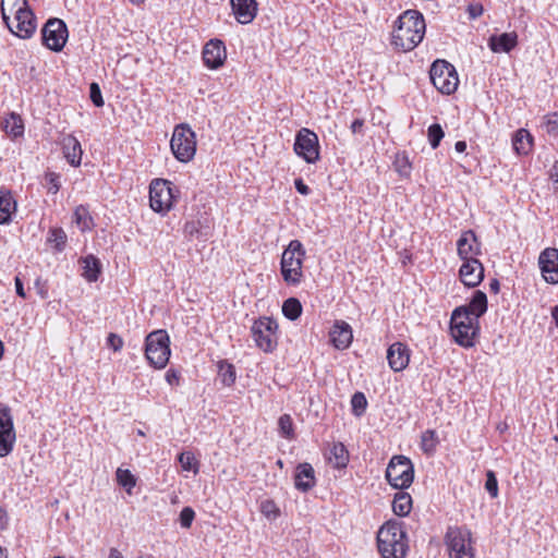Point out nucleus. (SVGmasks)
Listing matches in <instances>:
<instances>
[{"instance_id": "60", "label": "nucleus", "mask_w": 558, "mask_h": 558, "mask_svg": "<svg viewBox=\"0 0 558 558\" xmlns=\"http://www.w3.org/2000/svg\"><path fill=\"white\" fill-rule=\"evenodd\" d=\"M550 180L557 184L558 189V160L554 163L553 168L550 169L549 173Z\"/></svg>"}, {"instance_id": "34", "label": "nucleus", "mask_w": 558, "mask_h": 558, "mask_svg": "<svg viewBox=\"0 0 558 558\" xmlns=\"http://www.w3.org/2000/svg\"><path fill=\"white\" fill-rule=\"evenodd\" d=\"M73 220L82 232L88 231L94 227L93 217L90 216L88 208L84 205H80L75 208Z\"/></svg>"}, {"instance_id": "50", "label": "nucleus", "mask_w": 558, "mask_h": 558, "mask_svg": "<svg viewBox=\"0 0 558 558\" xmlns=\"http://www.w3.org/2000/svg\"><path fill=\"white\" fill-rule=\"evenodd\" d=\"M89 97L93 104L96 107H102L104 106V99L101 96L100 87L97 83H92L89 86Z\"/></svg>"}, {"instance_id": "31", "label": "nucleus", "mask_w": 558, "mask_h": 558, "mask_svg": "<svg viewBox=\"0 0 558 558\" xmlns=\"http://www.w3.org/2000/svg\"><path fill=\"white\" fill-rule=\"evenodd\" d=\"M533 137L525 129L518 130L512 138V145L515 153L526 155L532 148Z\"/></svg>"}, {"instance_id": "51", "label": "nucleus", "mask_w": 558, "mask_h": 558, "mask_svg": "<svg viewBox=\"0 0 558 558\" xmlns=\"http://www.w3.org/2000/svg\"><path fill=\"white\" fill-rule=\"evenodd\" d=\"M107 345L111 348L114 352H118L123 347V340L119 335L111 332L107 338Z\"/></svg>"}, {"instance_id": "42", "label": "nucleus", "mask_w": 558, "mask_h": 558, "mask_svg": "<svg viewBox=\"0 0 558 558\" xmlns=\"http://www.w3.org/2000/svg\"><path fill=\"white\" fill-rule=\"evenodd\" d=\"M48 241L53 243L58 251H62L66 244V234L61 228H53L49 231Z\"/></svg>"}, {"instance_id": "47", "label": "nucleus", "mask_w": 558, "mask_h": 558, "mask_svg": "<svg viewBox=\"0 0 558 558\" xmlns=\"http://www.w3.org/2000/svg\"><path fill=\"white\" fill-rule=\"evenodd\" d=\"M278 424L282 436L289 439L293 437V422L289 414L281 415Z\"/></svg>"}, {"instance_id": "43", "label": "nucleus", "mask_w": 558, "mask_h": 558, "mask_svg": "<svg viewBox=\"0 0 558 558\" xmlns=\"http://www.w3.org/2000/svg\"><path fill=\"white\" fill-rule=\"evenodd\" d=\"M427 135H428V141H429L432 148L435 149L439 146L441 140L445 136V133H444L440 124L434 123L428 126Z\"/></svg>"}, {"instance_id": "35", "label": "nucleus", "mask_w": 558, "mask_h": 558, "mask_svg": "<svg viewBox=\"0 0 558 558\" xmlns=\"http://www.w3.org/2000/svg\"><path fill=\"white\" fill-rule=\"evenodd\" d=\"M439 445V438L434 429H426L421 436V449L427 456H433Z\"/></svg>"}, {"instance_id": "13", "label": "nucleus", "mask_w": 558, "mask_h": 558, "mask_svg": "<svg viewBox=\"0 0 558 558\" xmlns=\"http://www.w3.org/2000/svg\"><path fill=\"white\" fill-rule=\"evenodd\" d=\"M16 433L11 408L0 402V458L9 456L14 448Z\"/></svg>"}, {"instance_id": "5", "label": "nucleus", "mask_w": 558, "mask_h": 558, "mask_svg": "<svg viewBox=\"0 0 558 558\" xmlns=\"http://www.w3.org/2000/svg\"><path fill=\"white\" fill-rule=\"evenodd\" d=\"M449 558H475L471 531L463 526H449L444 537Z\"/></svg>"}, {"instance_id": "29", "label": "nucleus", "mask_w": 558, "mask_h": 558, "mask_svg": "<svg viewBox=\"0 0 558 558\" xmlns=\"http://www.w3.org/2000/svg\"><path fill=\"white\" fill-rule=\"evenodd\" d=\"M3 131L13 138L24 134V123L20 114L15 112L9 113L0 123Z\"/></svg>"}, {"instance_id": "8", "label": "nucleus", "mask_w": 558, "mask_h": 558, "mask_svg": "<svg viewBox=\"0 0 558 558\" xmlns=\"http://www.w3.org/2000/svg\"><path fill=\"white\" fill-rule=\"evenodd\" d=\"M278 323L272 317L263 316L255 319L251 327V335L258 349L271 353L278 345Z\"/></svg>"}, {"instance_id": "25", "label": "nucleus", "mask_w": 558, "mask_h": 558, "mask_svg": "<svg viewBox=\"0 0 558 558\" xmlns=\"http://www.w3.org/2000/svg\"><path fill=\"white\" fill-rule=\"evenodd\" d=\"M331 342L335 348L339 350L347 349L353 339L351 326L343 322H336L332 331L330 332Z\"/></svg>"}, {"instance_id": "10", "label": "nucleus", "mask_w": 558, "mask_h": 558, "mask_svg": "<svg viewBox=\"0 0 558 558\" xmlns=\"http://www.w3.org/2000/svg\"><path fill=\"white\" fill-rule=\"evenodd\" d=\"M170 147L174 157L181 162H189L196 153V136L187 124H179L174 128L170 141Z\"/></svg>"}, {"instance_id": "63", "label": "nucleus", "mask_w": 558, "mask_h": 558, "mask_svg": "<svg viewBox=\"0 0 558 558\" xmlns=\"http://www.w3.org/2000/svg\"><path fill=\"white\" fill-rule=\"evenodd\" d=\"M551 317L555 322V325L557 326L558 328V304L555 305L553 308H551Z\"/></svg>"}, {"instance_id": "61", "label": "nucleus", "mask_w": 558, "mask_h": 558, "mask_svg": "<svg viewBox=\"0 0 558 558\" xmlns=\"http://www.w3.org/2000/svg\"><path fill=\"white\" fill-rule=\"evenodd\" d=\"M489 290L490 292L497 294L500 290V283L499 280L494 278L489 281Z\"/></svg>"}, {"instance_id": "41", "label": "nucleus", "mask_w": 558, "mask_h": 558, "mask_svg": "<svg viewBox=\"0 0 558 558\" xmlns=\"http://www.w3.org/2000/svg\"><path fill=\"white\" fill-rule=\"evenodd\" d=\"M259 510L269 520H276L280 515V509L272 499L263 500Z\"/></svg>"}, {"instance_id": "9", "label": "nucleus", "mask_w": 558, "mask_h": 558, "mask_svg": "<svg viewBox=\"0 0 558 558\" xmlns=\"http://www.w3.org/2000/svg\"><path fill=\"white\" fill-rule=\"evenodd\" d=\"M429 78L434 87L444 95L453 94L459 85L456 68L446 60L438 59L433 62Z\"/></svg>"}, {"instance_id": "40", "label": "nucleus", "mask_w": 558, "mask_h": 558, "mask_svg": "<svg viewBox=\"0 0 558 558\" xmlns=\"http://www.w3.org/2000/svg\"><path fill=\"white\" fill-rule=\"evenodd\" d=\"M351 407L352 413L355 416H361L364 414L367 408V400L363 392H355L351 398Z\"/></svg>"}, {"instance_id": "7", "label": "nucleus", "mask_w": 558, "mask_h": 558, "mask_svg": "<svg viewBox=\"0 0 558 558\" xmlns=\"http://www.w3.org/2000/svg\"><path fill=\"white\" fill-rule=\"evenodd\" d=\"M178 187L165 179H155L149 185V204L154 211L168 213L179 197Z\"/></svg>"}, {"instance_id": "36", "label": "nucleus", "mask_w": 558, "mask_h": 558, "mask_svg": "<svg viewBox=\"0 0 558 558\" xmlns=\"http://www.w3.org/2000/svg\"><path fill=\"white\" fill-rule=\"evenodd\" d=\"M26 7V0H1L0 10L5 24L9 25L10 14L15 15L19 9L24 10Z\"/></svg>"}, {"instance_id": "62", "label": "nucleus", "mask_w": 558, "mask_h": 558, "mask_svg": "<svg viewBox=\"0 0 558 558\" xmlns=\"http://www.w3.org/2000/svg\"><path fill=\"white\" fill-rule=\"evenodd\" d=\"M454 149L458 153H464L466 149V143L464 141H458L454 145Z\"/></svg>"}, {"instance_id": "59", "label": "nucleus", "mask_w": 558, "mask_h": 558, "mask_svg": "<svg viewBox=\"0 0 558 558\" xmlns=\"http://www.w3.org/2000/svg\"><path fill=\"white\" fill-rule=\"evenodd\" d=\"M398 172L402 177H409L411 172V166L409 165L408 160L404 159L402 165L398 166Z\"/></svg>"}, {"instance_id": "37", "label": "nucleus", "mask_w": 558, "mask_h": 558, "mask_svg": "<svg viewBox=\"0 0 558 558\" xmlns=\"http://www.w3.org/2000/svg\"><path fill=\"white\" fill-rule=\"evenodd\" d=\"M282 313L290 320L298 319L302 314L301 302L295 298L287 299L282 304Z\"/></svg>"}, {"instance_id": "26", "label": "nucleus", "mask_w": 558, "mask_h": 558, "mask_svg": "<svg viewBox=\"0 0 558 558\" xmlns=\"http://www.w3.org/2000/svg\"><path fill=\"white\" fill-rule=\"evenodd\" d=\"M518 44V35L514 32L502 33L489 37L488 47L494 52H510Z\"/></svg>"}, {"instance_id": "55", "label": "nucleus", "mask_w": 558, "mask_h": 558, "mask_svg": "<svg viewBox=\"0 0 558 558\" xmlns=\"http://www.w3.org/2000/svg\"><path fill=\"white\" fill-rule=\"evenodd\" d=\"M295 190L302 195H308L311 193V189L304 183L301 178L294 180Z\"/></svg>"}, {"instance_id": "39", "label": "nucleus", "mask_w": 558, "mask_h": 558, "mask_svg": "<svg viewBox=\"0 0 558 558\" xmlns=\"http://www.w3.org/2000/svg\"><path fill=\"white\" fill-rule=\"evenodd\" d=\"M219 377L222 381V384L227 387H230L234 384L235 381V368L232 364L226 362V361H221L219 362Z\"/></svg>"}, {"instance_id": "54", "label": "nucleus", "mask_w": 558, "mask_h": 558, "mask_svg": "<svg viewBox=\"0 0 558 558\" xmlns=\"http://www.w3.org/2000/svg\"><path fill=\"white\" fill-rule=\"evenodd\" d=\"M35 288L40 299L46 300L48 298V287L46 281H43L41 278L35 280Z\"/></svg>"}, {"instance_id": "46", "label": "nucleus", "mask_w": 558, "mask_h": 558, "mask_svg": "<svg viewBox=\"0 0 558 558\" xmlns=\"http://www.w3.org/2000/svg\"><path fill=\"white\" fill-rule=\"evenodd\" d=\"M45 182L48 189V193L57 194L61 187L60 174L48 171L45 173Z\"/></svg>"}, {"instance_id": "21", "label": "nucleus", "mask_w": 558, "mask_h": 558, "mask_svg": "<svg viewBox=\"0 0 558 558\" xmlns=\"http://www.w3.org/2000/svg\"><path fill=\"white\" fill-rule=\"evenodd\" d=\"M232 12L240 24H250L257 15L256 0H230Z\"/></svg>"}, {"instance_id": "11", "label": "nucleus", "mask_w": 558, "mask_h": 558, "mask_svg": "<svg viewBox=\"0 0 558 558\" xmlns=\"http://www.w3.org/2000/svg\"><path fill=\"white\" fill-rule=\"evenodd\" d=\"M386 480L397 489L408 488L414 478V466L404 456H393L386 469Z\"/></svg>"}, {"instance_id": "1", "label": "nucleus", "mask_w": 558, "mask_h": 558, "mask_svg": "<svg viewBox=\"0 0 558 558\" xmlns=\"http://www.w3.org/2000/svg\"><path fill=\"white\" fill-rule=\"evenodd\" d=\"M425 29L423 14L416 10H407L396 21L392 45L404 52L411 51L423 40Z\"/></svg>"}, {"instance_id": "64", "label": "nucleus", "mask_w": 558, "mask_h": 558, "mask_svg": "<svg viewBox=\"0 0 558 558\" xmlns=\"http://www.w3.org/2000/svg\"><path fill=\"white\" fill-rule=\"evenodd\" d=\"M108 558H123V556L117 548H111Z\"/></svg>"}, {"instance_id": "33", "label": "nucleus", "mask_w": 558, "mask_h": 558, "mask_svg": "<svg viewBox=\"0 0 558 558\" xmlns=\"http://www.w3.org/2000/svg\"><path fill=\"white\" fill-rule=\"evenodd\" d=\"M412 509V497L405 492H399L395 495L392 510L398 517H405Z\"/></svg>"}, {"instance_id": "38", "label": "nucleus", "mask_w": 558, "mask_h": 558, "mask_svg": "<svg viewBox=\"0 0 558 558\" xmlns=\"http://www.w3.org/2000/svg\"><path fill=\"white\" fill-rule=\"evenodd\" d=\"M117 482L122 486L128 494H132V489L136 485V478L128 469L119 468L116 472Z\"/></svg>"}, {"instance_id": "12", "label": "nucleus", "mask_w": 558, "mask_h": 558, "mask_svg": "<svg viewBox=\"0 0 558 558\" xmlns=\"http://www.w3.org/2000/svg\"><path fill=\"white\" fill-rule=\"evenodd\" d=\"M293 150L307 163L318 161L320 156L317 134L310 129L302 128L295 135Z\"/></svg>"}, {"instance_id": "23", "label": "nucleus", "mask_w": 558, "mask_h": 558, "mask_svg": "<svg viewBox=\"0 0 558 558\" xmlns=\"http://www.w3.org/2000/svg\"><path fill=\"white\" fill-rule=\"evenodd\" d=\"M62 151L66 161L74 167L81 165L82 160V147L78 140L72 134H63L60 138Z\"/></svg>"}, {"instance_id": "44", "label": "nucleus", "mask_w": 558, "mask_h": 558, "mask_svg": "<svg viewBox=\"0 0 558 558\" xmlns=\"http://www.w3.org/2000/svg\"><path fill=\"white\" fill-rule=\"evenodd\" d=\"M179 462L184 471H193L195 474L198 472V463L192 452L180 453Z\"/></svg>"}, {"instance_id": "17", "label": "nucleus", "mask_w": 558, "mask_h": 558, "mask_svg": "<svg viewBox=\"0 0 558 558\" xmlns=\"http://www.w3.org/2000/svg\"><path fill=\"white\" fill-rule=\"evenodd\" d=\"M457 250L463 262L477 259L476 256L481 254V243L473 230L462 232L457 241Z\"/></svg>"}, {"instance_id": "56", "label": "nucleus", "mask_w": 558, "mask_h": 558, "mask_svg": "<svg viewBox=\"0 0 558 558\" xmlns=\"http://www.w3.org/2000/svg\"><path fill=\"white\" fill-rule=\"evenodd\" d=\"M14 283H15V291H16V294L22 298V299H26L27 295H26V292L24 290V286H23V282H22V279L16 276L15 279H14Z\"/></svg>"}, {"instance_id": "24", "label": "nucleus", "mask_w": 558, "mask_h": 558, "mask_svg": "<svg viewBox=\"0 0 558 558\" xmlns=\"http://www.w3.org/2000/svg\"><path fill=\"white\" fill-rule=\"evenodd\" d=\"M316 484L313 466L307 463H300L294 475V486L298 490L306 493Z\"/></svg>"}, {"instance_id": "58", "label": "nucleus", "mask_w": 558, "mask_h": 558, "mask_svg": "<svg viewBox=\"0 0 558 558\" xmlns=\"http://www.w3.org/2000/svg\"><path fill=\"white\" fill-rule=\"evenodd\" d=\"M363 126H364V120L363 119H355L352 123H351V131L353 134H360L363 132Z\"/></svg>"}, {"instance_id": "45", "label": "nucleus", "mask_w": 558, "mask_h": 558, "mask_svg": "<svg viewBox=\"0 0 558 558\" xmlns=\"http://www.w3.org/2000/svg\"><path fill=\"white\" fill-rule=\"evenodd\" d=\"M543 128L548 135H558V113L551 112L543 118Z\"/></svg>"}, {"instance_id": "16", "label": "nucleus", "mask_w": 558, "mask_h": 558, "mask_svg": "<svg viewBox=\"0 0 558 558\" xmlns=\"http://www.w3.org/2000/svg\"><path fill=\"white\" fill-rule=\"evenodd\" d=\"M227 50L222 40L210 39L203 49V60L207 68L216 70L223 65Z\"/></svg>"}, {"instance_id": "3", "label": "nucleus", "mask_w": 558, "mask_h": 558, "mask_svg": "<svg viewBox=\"0 0 558 558\" xmlns=\"http://www.w3.org/2000/svg\"><path fill=\"white\" fill-rule=\"evenodd\" d=\"M305 250L299 240H292L282 253L280 262L281 276L289 286H298L302 281L303 259Z\"/></svg>"}, {"instance_id": "57", "label": "nucleus", "mask_w": 558, "mask_h": 558, "mask_svg": "<svg viewBox=\"0 0 558 558\" xmlns=\"http://www.w3.org/2000/svg\"><path fill=\"white\" fill-rule=\"evenodd\" d=\"M9 515L3 506H0V531H3L8 527Z\"/></svg>"}, {"instance_id": "27", "label": "nucleus", "mask_w": 558, "mask_h": 558, "mask_svg": "<svg viewBox=\"0 0 558 558\" xmlns=\"http://www.w3.org/2000/svg\"><path fill=\"white\" fill-rule=\"evenodd\" d=\"M16 211V201L11 191L0 189V225H7L12 220V214Z\"/></svg>"}, {"instance_id": "30", "label": "nucleus", "mask_w": 558, "mask_h": 558, "mask_svg": "<svg viewBox=\"0 0 558 558\" xmlns=\"http://www.w3.org/2000/svg\"><path fill=\"white\" fill-rule=\"evenodd\" d=\"M329 462L336 469H344L349 463V451L342 442H333L329 450Z\"/></svg>"}, {"instance_id": "19", "label": "nucleus", "mask_w": 558, "mask_h": 558, "mask_svg": "<svg viewBox=\"0 0 558 558\" xmlns=\"http://www.w3.org/2000/svg\"><path fill=\"white\" fill-rule=\"evenodd\" d=\"M459 276L464 286L475 288L484 279V266L478 259L463 262Z\"/></svg>"}, {"instance_id": "14", "label": "nucleus", "mask_w": 558, "mask_h": 558, "mask_svg": "<svg viewBox=\"0 0 558 558\" xmlns=\"http://www.w3.org/2000/svg\"><path fill=\"white\" fill-rule=\"evenodd\" d=\"M68 35L66 24L60 19L48 20L41 31L44 45L56 52L63 49Z\"/></svg>"}, {"instance_id": "22", "label": "nucleus", "mask_w": 558, "mask_h": 558, "mask_svg": "<svg viewBox=\"0 0 558 558\" xmlns=\"http://www.w3.org/2000/svg\"><path fill=\"white\" fill-rule=\"evenodd\" d=\"M183 234L187 241L199 240L205 242L211 236V227L207 219L189 220L183 226Z\"/></svg>"}, {"instance_id": "48", "label": "nucleus", "mask_w": 558, "mask_h": 558, "mask_svg": "<svg viewBox=\"0 0 558 558\" xmlns=\"http://www.w3.org/2000/svg\"><path fill=\"white\" fill-rule=\"evenodd\" d=\"M485 488L492 498L498 496V481L493 471H487L486 473Z\"/></svg>"}, {"instance_id": "49", "label": "nucleus", "mask_w": 558, "mask_h": 558, "mask_svg": "<svg viewBox=\"0 0 558 558\" xmlns=\"http://www.w3.org/2000/svg\"><path fill=\"white\" fill-rule=\"evenodd\" d=\"M195 519V511L191 507H184L180 512V524L183 529H190Z\"/></svg>"}, {"instance_id": "32", "label": "nucleus", "mask_w": 558, "mask_h": 558, "mask_svg": "<svg viewBox=\"0 0 558 558\" xmlns=\"http://www.w3.org/2000/svg\"><path fill=\"white\" fill-rule=\"evenodd\" d=\"M101 271V264L98 258L94 255H88L83 258V277L88 282H95L98 280V277Z\"/></svg>"}, {"instance_id": "15", "label": "nucleus", "mask_w": 558, "mask_h": 558, "mask_svg": "<svg viewBox=\"0 0 558 558\" xmlns=\"http://www.w3.org/2000/svg\"><path fill=\"white\" fill-rule=\"evenodd\" d=\"M538 266L547 283H558V248H545L538 256Z\"/></svg>"}, {"instance_id": "53", "label": "nucleus", "mask_w": 558, "mask_h": 558, "mask_svg": "<svg viewBox=\"0 0 558 558\" xmlns=\"http://www.w3.org/2000/svg\"><path fill=\"white\" fill-rule=\"evenodd\" d=\"M166 381L171 386H178L180 384V374L178 371L170 368L166 372Z\"/></svg>"}, {"instance_id": "2", "label": "nucleus", "mask_w": 558, "mask_h": 558, "mask_svg": "<svg viewBox=\"0 0 558 558\" xmlns=\"http://www.w3.org/2000/svg\"><path fill=\"white\" fill-rule=\"evenodd\" d=\"M377 547L383 558H404L409 546L403 523L387 521L377 532Z\"/></svg>"}, {"instance_id": "6", "label": "nucleus", "mask_w": 558, "mask_h": 558, "mask_svg": "<svg viewBox=\"0 0 558 558\" xmlns=\"http://www.w3.org/2000/svg\"><path fill=\"white\" fill-rule=\"evenodd\" d=\"M170 354V339L166 330L159 329L146 337L145 356L153 367L158 369L166 367Z\"/></svg>"}, {"instance_id": "52", "label": "nucleus", "mask_w": 558, "mask_h": 558, "mask_svg": "<svg viewBox=\"0 0 558 558\" xmlns=\"http://www.w3.org/2000/svg\"><path fill=\"white\" fill-rule=\"evenodd\" d=\"M466 12H468L469 17L471 20H475V19L480 17L483 14L484 8L478 2L469 3L468 7H466Z\"/></svg>"}, {"instance_id": "18", "label": "nucleus", "mask_w": 558, "mask_h": 558, "mask_svg": "<svg viewBox=\"0 0 558 558\" xmlns=\"http://www.w3.org/2000/svg\"><path fill=\"white\" fill-rule=\"evenodd\" d=\"M15 31L9 23V28L20 38H29L36 29V19L32 10L26 7L24 10L19 9L14 15Z\"/></svg>"}, {"instance_id": "28", "label": "nucleus", "mask_w": 558, "mask_h": 558, "mask_svg": "<svg viewBox=\"0 0 558 558\" xmlns=\"http://www.w3.org/2000/svg\"><path fill=\"white\" fill-rule=\"evenodd\" d=\"M459 308H465L468 315L478 319L487 311V296L483 291L476 290L469 304L460 306Z\"/></svg>"}, {"instance_id": "4", "label": "nucleus", "mask_w": 558, "mask_h": 558, "mask_svg": "<svg viewBox=\"0 0 558 558\" xmlns=\"http://www.w3.org/2000/svg\"><path fill=\"white\" fill-rule=\"evenodd\" d=\"M450 331L459 345L471 348L480 331L478 319L468 315L465 308H456L451 315Z\"/></svg>"}, {"instance_id": "20", "label": "nucleus", "mask_w": 558, "mask_h": 558, "mask_svg": "<svg viewBox=\"0 0 558 558\" xmlns=\"http://www.w3.org/2000/svg\"><path fill=\"white\" fill-rule=\"evenodd\" d=\"M387 361L393 372L405 369L410 362V349L402 342H393L387 350Z\"/></svg>"}]
</instances>
